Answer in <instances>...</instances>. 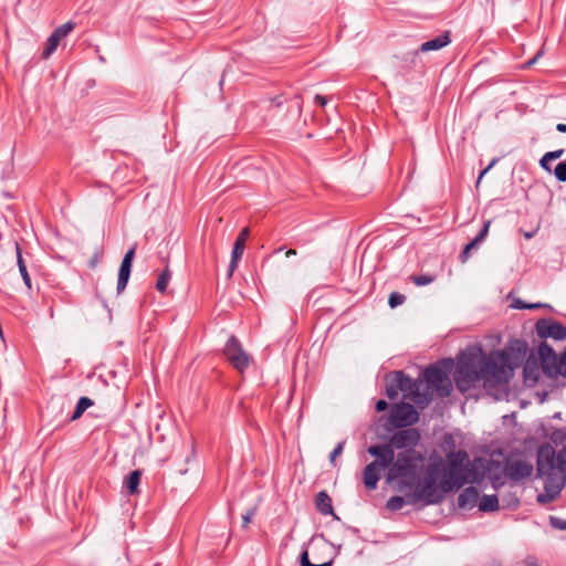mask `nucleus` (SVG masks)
I'll list each match as a JSON object with an SVG mask.
<instances>
[{"instance_id":"nucleus-1","label":"nucleus","mask_w":566,"mask_h":566,"mask_svg":"<svg viewBox=\"0 0 566 566\" xmlns=\"http://www.w3.org/2000/svg\"><path fill=\"white\" fill-rule=\"evenodd\" d=\"M485 354L481 347H470L458 358L454 381L462 392L468 391L474 384L485 379Z\"/></svg>"},{"instance_id":"nucleus-2","label":"nucleus","mask_w":566,"mask_h":566,"mask_svg":"<svg viewBox=\"0 0 566 566\" xmlns=\"http://www.w3.org/2000/svg\"><path fill=\"white\" fill-rule=\"evenodd\" d=\"M468 462L465 450L450 451L441 465L440 488L444 492H453L467 484L464 467Z\"/></svg>"},{"instance_id":"nucleus-3","label":"nucleus","mask_w":566,"mask_h":566,"mask_svg":"<svg viewBox=\"0 0 566 566\" xmlns=\"http://www.w3.org/2000/svg\"><path fill=\"white\" fill-rule=\"evenodd\" d=\"M442 459H437L428 464L423 478L418 481L413 494L418 501L424 502L427 505L440 503L444 492L440 488Z\"/></svg>"},{"instance_id":"nucleus-4","label":"nucleus","mask_w":566,"mask_h":566,"mask_svg":"<svg viewBox=\"0 0 566 566\" xmlns=\"http://www.w3.org/2000/svg\"><path fill=\"white\" fill-rule=\"evenodd\" d=\"M453 367L452 359H442L434 365L428 366L421 379L423 381V391H436L439 397L444 398L450 396L452 391V384L449 379V371Z\"/></svg>"},{"instance_id":"nucleus-5","label":"nucleus","mask_w":566,"mask_h":566,"mask_svg":"<svg viewBox=\"0 0 566 566\" xmlns=\"http://www.w3.org/2000/svg\"><path fill=\"white\" fill-rule=\"evenodd\" d=\"M423 461V453L416 449H407L398 452L392 463L387 468V482L390 483L407 476L413 478Z\"/></svg>"},{"instance_id":"nucleus-6","label":"nucleus","mask_w":566,"mask_h":566,"mask_svg":"<svg viewBox=\"0 0 566 566\" xmlns=\"http://www.w3.org/2000/svg\"><path fill=\"white\" fill-rule=\"evenodd\" d=\"M367 451L376 459L365 467L363 481L368 490H375L380 480V471L387 469L392 463L395 452H391L388 447L375 446H370Z\"/></svg>"},{"instance_id":"nucleus-7","label":"nucleus","mask_w":566,"mask_h":566,"mask_svg":"<svg viewBox=\"0 0 566 566\" xmlns=\"http://www.w3.org/2000/svg\"><path fill=\"white\" fill-rule=\"evenodd\" d=\"M395 377L398 381L397 388L400 389L403 398L412 400L418 407L426 408L433 400L432 392L423 391V381L421 379L413 380L402 370L395 371Z\"/></svg>"},{"instance_id":"nucleus-8","label":"nucleus","mask_w":566,"mask_h":566,"mask_svg":"<svg viewBox=\"0 0 566 566\" xmlns=\"http://www.w3.org/2000/svg\"><path fill=\"white\" fill-rule=\"evenodd\" d=\"M400 430L394 432L388 443L374 444L375 447H388L391 452L394 449H415L420 442L421 436L416 428H399Z\"/></svg>"},{"instance_id":"nucleus-9","label":"nucleus","mask_w":566,"mask_h":566,"mask_svg":"<svg viewBox=\"0 0 566 566\" xmlns=\"http://www.w3.org/2000/svg\"><path fill=\"white\" fill-rule=\"evenodd\" d=\"M419 420V413L416 408L408 402H401L396 405L389 415V422L395 428H405L417 423Z\"/></svg>"},{"instance_id":"nucleus-10","label":"nucleus","mask_w":566,"mask_h":566,"mask_svg":"<svg viewBox=\"0 0 566 566\" xmlns=\"http://www.w3.org/2000/svg\"><path fill=\"white\" fill-rule=\"evenodd\" d=\"M223 354L230 364L243 374L244 369L248 367V354L244 352L241 342L234 335H231L226 343Z\"/></svg>"},{"instance_id":"nucleus-11","label":"nucleus","mask_w":566,"mask_h":566,"mask_svg":"<svg viewBox=\"0 0 566 566\" xmlns=\"http://www.w3.org/2000/svg\"><path fill=\"white\" fill-rule=\"evenodd\" d=\"M507 368H512V365L501 352L492 353L489 357L485 356V378L492 377L497 381L505 380Z\"/></svg>"},{"instance_id":"nucleus-12","label":"nucleus","mask_w":566,"mask_h":566,"mask_svg":"<svg viewBox=\"0 0 566 566\" xmlns=\"http://www.w3.org/2000/svg\"><path fill=\"white\" fill-rule=\"evenodd\" d=\"M535 332L542 339L563 340L566 338V326L552 318H539L535 324Z\"/></svg>"},{"instance_id":"nucleus-13","label":"nucleus","mask_w":566,"mask_h":566,"mask_svg":"<svg viewBox=\"0 0 566 566\" xmlns=\"http://www.w3.org/2000/svg\"><path fill=\"white\" fill-rule=\"evenodd\" d=\"M537 475L544 480L545 492L551 499L560 493L566 482V471L560 467L547 473H537Z\"/></svg>"},{"instance_id":"nucleus-14","label":"nucleus","mask_w":566,"mask_h":566,"mask_svg":"<svg viewBox=\"0 0 566 566\" xmlns=\"http://www.w3.org/2000/svg\"><path fill=\"white\" fill-rule=\"evenodd\" d=\"M559 467L557 454L549 443L539 447L537 451V473H547Z\"/></svg>"},{"instance_id":"nucleus-15","label":"nucleus","mask_w":566,"mask_h":566,"mask_svg":"<svg viewBox=\"0 0 566 566\" xmlns=\"http://www.w3.org/2000/svg\"><path fill=\"white\" fill-rule=\"evenodd\" d=\"M75 23L67 21L62 25L56 27L45 42V46L42 53L43 59H48L57 49L61 40L65 38L71 31L74 30Z\"/></svg>"},{"instance_id":"nucleus-16","label":"nucleus","mask_w":566,"mask_h":566,"mask_svg":"<svg viewBox=\"0 0 566 566\" xmlns=\"http://www.w3.org/2000/svg\"><path fill=\"white\" fill-rule=\"evenodd\" d=\"M532 472L533 465L524 460L507 461L503 469L504 475L514 482H518L530 476Z\"/></svg>"},{"instance_id":"nucleus-17","label":"nucleus","mask_w":566,"mask_h":566,"mask_svg":"<svg viewBox=\"0 0 566 566\" xmlns=\"http://www.w3.org/2000/svg\"><path fill=\"white\" fill-rule=\"evenodd\" d=\"M528 345L525 340L514 339L511 340L507 346L501 350L506 359L513 366H518L523 363L527 354Z\"/></svg>"},{"instance_id":"nucleus-18","label":"nucleus","mask_w":566,"mask_h":566,"mask_svg":"<svg viewBox=\"0 0 566 566\" xmlns=\"http://www.w3.org/2000/svg\"><path fill=\"white\" fill-rule=\"evenodd\" d=\"M135 251H136V247L134 245L125 253V255L120 262L119 270H118V277H117V287H116L118 294L122 293L126 289L127 283L129 281L133 261L135 258Z\"/></svg>"},{"instance_id":"nucleus-19","label":"nucleus","mask_w":566,"mask_h":566,"mask_svg":"<svg viewBox=\"0 0 566 566\" xmlns=\"http://www.w3.org/2000/svg\"><path fill=\"white\" fill-rule=\"evenodd\" d=\"M451 42L450 32L446 31L442 34L438 35L434 39L423 42L417 50L411 51L409 54L411 56V62L415 63L418 60L419 53H427L429 51H438Z\"/></svg>"},{"instance_id":"nucleus-20","label":"nucleus","mask_w":566,"mask_h":566,"mask_svg":"<svg viewBox=\"0 0 566 566\" xmlns=\"http://www.w3.org/2000/svg\"><path fill=\"white\" fill-rule=\"evenodd\" d=\"M464 475L467 478V484L481 483L485 478L483 460L476 458L471 461L470 457L468 455V462L465 463L464 467Z\"/></svg>"},{"instance_id":"nucleus-21","label":"nucleus","mask_w":566,"mask_h":566,"mask_svg":"<svg viewBox=\"0 0 566 566\" xmlns=\"http://www.w3.org/2000/svg\"><path fill=\"white\" fill-rule=\"evenodd\" d=\"M248 242V227H243L234 242L231 261L229 265V276H231L238 266L242 255L244 253L245 247Z\"/></svg>"},{"instance_id":"nucleus-22","label":"nucleus","mask_w":566,"mask_h":566,"mask_svg":"<svg viewBox=\"0 0 566 566\" xmlns=\"http://www.w3.org/2000/svg\"><path fill=\"white\" fill-rule=\"evenodd\" d=\"M479 491L474 486L465 488L458 496V505L461 509H472L479 500Z\"/></svg>"},{"instance_id":"nucleus-23","label":"nucleus","mask_w":566,"mask_h":566,"mask_svg":"<svg viewBox=\"0 0 566 566\" xmlns=\"http://www.w3.org/2000/svg\"><path fill=\"white\" fill-rule=\"evenodd\" d=\"M417 502H419V501L417 500L416 495L412 492L410 494H407L406 496H399V495L391 496L387 501L386 507L391 512H396V511L401 510L407 504L412 505V504H416Z\"/></svg>"},{"instance_id":"nucleus-24","label":"nucleus","mask_w":566,"mask_h":566,"mask_svg":"<svg viewBox=\"0 0 566 566\" xmlns=\"http://www.w3.org/2000/svg\"><path fill=\"white\" fill-rule=\"evenodd\" d=\"M142 480V471L134 470L132 471L124 480V488L126 489L129 495H134L139 493V484Z\"/></svg>"},{"instance_id":"nucleus-25","label":"nucleus","mask_w":566,"mask_h":566,"mask_svg":"<svg viewBox=\"0 0 566 566\" xmlns=\"http://www.w3.org/2000/svg\"><path fill=\"white\" fill-rule=\"evenodd\" d=\"M538 357L544 368L549 365L555 364L556 361V353L554 349L546 343L542 342L538 346Z\"/></svg>"},{"instance_id":"nucleus-26","label":"nucleus","mask_w":566,"mask_h":566,"mask_svg":"<svg viewBox=\"0 0 566 566\" xmlns=\"http://www.w3.org/2000/svg\"><path fill=\"white\" fill-rule=\"evenodd\" d=\"M15 253H17V264H18L19 272L21 274V277L23 280L25 287L30 291L32 289L31 277L28 272L27 264L22 256L21 247L18 243H15Z\"/></svg>"},{"instance_id":"nucleus-27","label":"nucleus","mask_w":566,"mask_h":566,"mask_svg":"<svg viewBox=\"0 0 566 566\" xmlns=\"http://www.w3.org/2000/svg\"><path fill=\"white\" fill-rule=\"evenodd\" d=\"M316 509L323 515L334 514L332 499L325 491L316 495Z\"/></svg>"},{"instance_id":"nucleus-28","label":"nucleus","mask_w":566,"mask_h":566,"mask_svg":"<svg viewBox=\"0 0 566 566\" xmlns=\"http://www.w3.org/2000/svg\"><path fill=\"white\" fill-rule=\"evenodd\" d=\"M479 510L481 512H494L499 510V497L495 494H484L479 502Z\"/></svg>"},{"instance_id":"nucleus-29","label":"nucleus","mask_w":566,"mask_h":566,"mask_svg":"<svg viewBox=\"0 0 566 566\" xmlns=\"http://www.w3.org/2000/svg\"><path fill=\"white\" fill-rule=\"evenodd\" d=\"M94 405V401L88 398V397H81L77 402H76V406H75V409L71 416V420L74 421V420H77L82 417V415L90 408Z\"/></svg>"},{"instance_id":"nucleus-30","label":"nucleus","mask_w":566,"mask_h":566,"mask_svg":"<svg viewBox=\"0 0 566 566\" xmlns=\"http://www.w3.org/2000/svg\"><path fill=\"white\" fill-rule=\"evenodd\" d=\"M398 387L397 378L395 377V371L386 377V396L390 400H395L398 397L400 389Z\"/></svg>"},{"instance_id":"nucleus-31","label":"nucleus","mask_w":566,"mask_h":566,"mask_svg":"<svg viewBox=\"0 0 566 566\" xmlns=\"http://www.w3.org/2000/svg\"><path fill=\"white\" fill-rule=\"evenodd\" d=\"M171 279V272L168 266L164 269L156 282V289L158 292L164 293L168 286V283Z\"/></svg>"},{"instance_id":"nucleus-32","label":"nucleus","mask_w":566,"mask_h":566,"mask_svg":"<svg viewBox=\"0 0 566 566\" xmlns=\"http://www.w3.org/2000/svg\"><path fill=\"white\" fill-rule=\"evenodd\" d=\"M436 276L431 274H413L411 275L410 280L417 285V286H424L428 284H431L434 281Z\"/></svg>"},{"instance_id":"nucleus-33","label":"nucleus","mask_w":566,"mask_h":566,"mask_svg":"<svg viewBox=\"0 0 566 566\" xmlns=\"http://www.w3.org/2000/svg\"><path fill=\"white\" fill-rule=\"evenodd\" d=\"M555 178L560 181H566V160L560 161L556 165V167L553 170Z\"/></svg>"},{"instance_id":"nucleus-34","label":"nucleus","mask_w":566,"mask_h":566,"mask_svg":"<svg viewBox=\"0 0 566 566\" xmlns=\"http://www.w3.org/2000/svg\"><path fill=\"white\" fill-rule=\"evenodd\" d=\"M406 301V296L403 294H400L399 292H392L389 295L388 304L391 308H395L401 304H403Z\"/></svg>"},{"instance_id":"nucleus-35","label":"nucleus","mask_w":566,"mask_h":566,"mask_svg":"<svg viewBox=\"0 0 566 566\" xmlns=\"http://www.w3.org/2000/svg\"><path fill=\"white\" fill-rule=\"evenodd\" d=\"M300 565L301 566H332L333 559H329L328 562L322 563V564H313L310 562L308 553L307 551H304L300 556Z\"/></svg>"},{"instance_id":"nucleus-36","label":"nucleus","mask_w":566,"mask_h":566,"mask_svg":"<svg viewBox=\"0 0 566 566\" xmlns=\"http://www.w3.org/2000/svg\"><path fill=\"white\" fill-rule=\"evenodd\" d=\"M476 245L478 244L473 240L464 245L463 250L459 255V259L462 263H465L468 261L471 250L474 249Z\"/></svg>"},{"instance_id":"nucleus-37","label":"nucleus","mask_w":566,"mask_h":566,"mask_svg":"<svg viewBox=\"0 0 566 566\" xmlns=\"http://www.w3.org/2000/svg\"><path fill=\"white\" fill-rule=\"evenodd\" d=\"M490 223H491L490 221L484 222L482 229L479 231L476 237L473 239V241L476 244L481 243L486 238V235L489 233Z\"/></svg>"},{"instance_id":"nucleus-38","label":"nucleus","mask_w":566,"mask_h":566,"mask_svg":"<svg viewBox=\"0 0 566 566\" xmlns=\"http://www.w3.org/2000/svg\"><path fill=\"white\" fill-rule=\"evenodd\" d=\"M549 524L556 530L566 531V520H562L556 516H551Z\"/></svg>"},{"instance_id":"nucleus-39","label":"nucleus","mask_w":566,"mask_h":566,"mask_svg":"<svg viewBox=\"0 0 566 566\" xmlns=\"http://www.w3.org/2000/svg\"><path fill=\"white\" fill-rule=\"evenodd\" d=\"M344 446H345V441H340L336 444V447L334 448V450L331 452L329 454V461L332 464H334L335 462V459L342 454L343 450H344Z\"/></svg>"},{"instance_id":"nucleus-40","label":"nucleus","mask_w":566,"mask_h":566,"mask_svg":"<svg viewBox=\"0 0 566 566\" xmlns=\"http://www.w3.org/2000/svg\"><path fill=\"white\" fill-rule=\"evenodd\" d=\"M564 154V149H557V150H554V151H548L544 155V160H555V159H558L563 156Z\"/></svg>"},{"instance_id":"nucleus-41","label":"nucleus","mask_w":566,"mask_h":566,"mask_svg":"<svg viewBox=\"0 0 566 566\" xmlns=\"http://www.w3.org/2000/svg\"><path fill=\"white\" fill-rule=\"evenodd\" d=\"M557 460L559 461V467L566 471V446L563 447L557 453Z\"/></svg>"},{"instance_id":"nucleus-42","label":"nucleus","mask_w":566,"mask_h":566,"mask_svg":"<svg viewBox=\"0 0 566 566\" xmlns=\"http://www.w3.org/2000/svg\"><path fill=\"white\" fill-rule=\"evenodd\" d=\"M490 480L494 489H499L504 483L501 474H494L492 472H490Z\"/></svg>"},{"instance_id":"nucleus-43","label":"nucleus","mask_w":566,"mask_h":566,"mask_svg":"<svg viewBox=\"0 0 566 566\" xmlns=\"http://www.w3.org/2000/svg\"><path fill=\"white\" fill-rule=\"evenodd\" d=\"M387 408H388V403L384 399H379L375 405V409L377 412H382V411L387 410Z\"/></svg>"},{"instance_id":"nucleus-44","label":"nucleus","mask_w":566,"mask_h":566,"mask_svg":"<svg viewBox=\"0 0 566 566\" xmlns=\"http://www.w3.org/2000/svg\"><path fill=\"white\" fill-rule=\"evenodd\" d=\"M512 306H513L514 308H517V310H527V308H528V303H526V302H524V301H522V300H520V298H516V300L513 302Z\"/></svg>"},{"instance_id":"nucleus-45","label":"nucleus","mask_w":566,"mask_h":566,"mask_svg":"<svg viewBox=\"0 0 566 566\" xmlns=\"http://www.w3.org/2000/svg\"><path fill=\"white\" fill-rule=\"evenodd\" d=\"M254 23L258 24L256 31L261 32L264 30L263 17L258 14L254 19Z\"/></svg>"},{"instance_id":"nucleus-46","label":"nucleus","mask_w":566,"mask_h":566,"mask_svg":"<svg viewBox=\"0 0 566 566\" xmlns=\"http://www.w3.org/2000/svg\"><path fill=\"white\" fill-rule=\"evenodd\" d=\"M497 161L496 158H494L490 164L489 166L483 169L480 175H479V178H478V182L483 178V176L495 165V163Z\"/></svg>"},{"instance_id":"nucleus-47","label":"nucleus","mask_w":566,"mask_h":566,"mask_svg":"<svg viewBox=\"0 0 566 566\" xmlns=\"http://www.w3.org/2000/svg\"><path fill=\"white\" fill-rule=\"evenodd\" d=\"M314 101L321 106H325L327 104V97L319 94L315 95Z\"/></svg>"},{"instance_id":"nucleus-48","label":"nucleus","mask_w":566,"mask_h":566,"mask_svg":"<svg viewBox=\"0 0 566 566\" xmlns=\"http://www.w3.org/2000/svg\"><path fill=\"white\" fill-rule=\"evenodd\" d=\"M549 161H551V160H544V156H543V157L541 158V160H539V165H541V167H542L544 170H546V171H548V172H552V168H551V166H549Z\"/></svg>"},{"instance_id":"nucleus-49","label":"nucleus","mask_w":566,"mask_h":566,"mask_svg":"<svg viewBox=\"0 0 566 566\" xmlns=\"http://www.w3.org/2000/svg\"><path fill=\"white\" fill-rule=\"evenodd\" d=\"M545 307H551V306L548 304H545V303H528V308L527 310L545 308Z\"/></svg>"},{"instance_id":"nucleus-50","label":"nucleus","mask_w":566,"mask_h":566,"mask_svg":"<svg viewBox=\"0 0 566 566\" xmlns=\"http://www.w3.org/2000/svg\"><path fill=\"white\" fill-rule=\"evenodd\" d=\"M410 53L411 52H408V53L403 54L402 60L406 61L407 63H409L410 65L416 66L418 60L415 63H412L411 62V56L409 55Z\"/></svg>"},{"instance_id":"nucleus-51","label":"nucleus","mask_w":566,"mask_h":566,"mask_svg":"<svg viewBox=\"0 0 566 566\" xmlns=\"http://www.w3.org/2000/svg\"><path fill=\"white\" fill-rule=\"evenodd\" d=\"M399 490H402L403 488H410L412 486V482L410 481H405V480H400L399 482Z\"/></svg>"},{"instance_id":"nucleus-52","label":"nucleus","mask_w":566,"mask_h":566,"mask_svg":"<svg viewBox=\"0 0 566 566\" xmlns=\"http://www.w3.org/2000/svg\"><path fill=\"white\" fill-rule=\"evenodd\" d=\"M539 55H541V53H537L533 59H531L530 61L526 62L525 66H527V67L532 66L537 61Z\"/></svg>"},{"instance_id":"nucleus-53","label":"nucleus","mask_w":566,"mask_h":566,"mask_svg":"<svg viewBox=\"0 0 566 566\" xmlns=\"http://www.w3.org/2000/svg\"><path fill=\"white\" fill-rule=\"evenodd\" d=\"M242 526L245 527L248 525V511L241 514Z\"/></svg>"},{"instance_id":"nucleus-54","label":"nucleus","mask_w":566,"mask_h":566,"mask_svg":"<svg viewBox=\"0 0 566 566\" xmlns=\"http://www.w3.org/2000/svg\"><path fill=\"white\" fill-rule=\"evenodd\" d=\"M518 504H520V500L516 496L512 497V500L507 503L509 506H511V505L518 506Z\"/></svg>"},{"instance_id":"nucleus-55","label":"nucleus","mask_w":566,"mask_h":566,"mask_svg":"<svg viewBox=\"0 0 566 566\" xmlns=\"http://www.w3.org/2000/svg\"><path fill=\"white\" fill-rule=\"evenodd\" d=\"M556 129L559 132V133H566V124H563V123H559L556 125Z\"/></svg>"},{"instance_id":"nucleus-56","label":"nucleus","mask_w":566,"mask_h":566,"mask_svg":"<svg viewBox=\"0 0 566 566\" xmlns=\"http://www.w3.org/2000/svg\"><path fill=\"white\" fill-rule=\"evenodd\" d=\"M96 263H97V256H94L91 261H90V268L91 269H94L96 266Z\"/></svg>"},{"instance_id":"nucleus-57","label":"nucleus","mask_w":566,"mask_h":566,"mask_svg":"<svg viewBox=\"0 0 566 566\" xmlns=\"http://www.w3.org/2000/svg\"><path fill=\"white\" fill-rule=\"evenodd\" d=\"M295 254H296V251L292 250V249L286 252V256L295 255Z\"/></svg>"},{"instance_id":"nucleus-58","label":"nucleus","mask_w":566,"mask_h":566,"mask_svg":"<svg viewBox=\"0 0 566 566\" xmlns=\"http://www.w3.org/2000/svg\"><path fill=\"white\" fill-rule=\"evenodd\" d=\"M560 359H562V361H565V363H566V348H565V352L563 353V355H562V358H560Z\"/></svg>"},{"instance_id":"nucleus-59","label":"nucleus","mask_w":566,"mask_h":566,"mask_svg":"<svg viewBox=\"0 0 566 566\" xmlns=\"http://www.w3.org/2000/svg\"><path fill=\"white\" fill-rule=\"evenodd\" d=\"M543 496H544V495H542V494H541V495H538V501H539V502H544Z\"/></svg>"}]
</instances>
